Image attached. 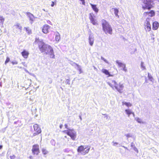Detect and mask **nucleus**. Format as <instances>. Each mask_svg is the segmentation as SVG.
Segmentation results:
<instances>
[{"mask_svg": "<svg viewBox=\"0 0 159 159\" xmlns=\"http://www.w3.org/2000/svg\"><path fill=\"white\" fill-rule=\"evenodd\" d=\"M33 44L37 45L41 53L48 54L50 58H54L55 55L52 48L50 45L46 44L42 40L36 38Z\"/></svg>", "mask_w": 159, "mask_h": 159, "instance_id": "nucleus-1", "label": "nucleus"}, {"mask_svg": "<svg viewBox=\"0 0 159 159\" xmlns=\"http://www.w3.org/2000/svg\"><path fill=\"white\" fill-rule=\"evenodd\" d=\"M107 84L113 90H116L120 93L123 92L124 88L123 84L118 83L115 80H111Z\"/></svg>", "mask_w": 159, "mask_h": 159, "instance_id": "nucleus-2", "label": "nucleus"}, {"mask_svg": "<svg viewBox=\"0 0 159 159\" xmlns=\"http://www.w3.org/2000/svg\"><path fill=\"white\" fill-rule=\"evenodd\" d=\"M102 30L106 34H112V29L107 21L104 19L102 20Z\"/></svg>", "mask_w": 159, "mask_h": 159, "instance_id": "nucleus-3", "label": "nucleus"}, {"mask_svg": "<svg viewBox=\"0 0 159 159\" xmlns=\"http://www.w3.org/2000/svg\"><path fill=\"white\" fill-rule=\"evenodd\" d=\"M90 148L88 146L85 147L83 145L79 146L77 149V151L79 153H81L83 155L87 154L89 152Z\"/></svg>", "mask_w": 159, "mask_h": 159, "instance_id": "nucleus-4", "label": "nucleus"}, {"mask_svg": "<svg viewBox=\"0 0 159 159\" xmlns=\"http://www.w3.org/2000/svg\"><path fill=\"white\" fill-rule=\"evenodd\" d=\"M62 132L69 136L73 140L75 139L76 134V132L74 130L69 129L67 130H63Z\"/></svg>", "mask_w": 159, "mask_h": 159, "instance_id": "nucleus-5", "label": "nucleus"}, {"mask_svg": "<svg viewBox=\"0 0 159 159\" xmlns=\"http://www.w3.org/2000/svg\"><path fill=\"white\" fill-rule=\"evenodd\" d=\"M31 151L34 155H38L40 152L39 145L38 144L33 145Z\"/></svg>", "mask_w": 159, "mask_h": 159, "instance_id": "nucleus-6", "label": "nucleus"}, {"mask_svg": "<svg viewBox=\"0 0 159 159\" xmlns=\"http://www.w3.org/2000/svg\"><path fill=\"white\" fill-rule=\"evenodd\" d=\"M34 132L33 133V136H34L38 135L41 132V129L39 125L37 124H35L33 125Z\"/></svg>", "mask_w": 159, "mask_h": 159, "instance_id": "nucleus-7", "label": "nucleus"}, {"mask_svg": "<svg viewBox=\"0 0 159 159\" xmlns=\"http://www.w3.org/2000/svg\"><path fill=\"white\" fill-rule=\"evenodd\" d=\"M116 62L118 66L119 67H121L122 69L125 72L127 71V69L125 64L119 62V61L118 60L116 61Z\"/></svg>", "mask_w": 159, "mask_h": 159, "instance_id": "nucleus-8", "label": "nucleus"}, {"mask_svg": "<svg viewBox=\"0 0 159 159\" xmlns=\"http://www.w3.org/2000/svg\"><path fill=\"white\" fill-rule=\"evenodd\" d=\"M94 16L93 13H90L89 14V18L91 22L93 25H96L97 23L94 18Z\"/></svg>", "mask_w": 159, "mask_h": 159, "instance_id": "nucleus-9", "label": "nucleus"}, {"mask_svg": "<svg viewBox=\"0 0 159 159\" xmlns=\"http://www.w3.org/2000/svg\"><path fill=\"white\" fill-rule=\"evenodd\" d=\"M149 19L147 18L146 20V23L145 25V28L147 31H150L151 30V25L150 22L148 20Z\"/></svg>", "mask_w": 159, "mask_h": 159, "instance_id": "nucleus-10", "label": "nucleus"}, {"mask_svg": "<svg viewBox=\"0 0 159 159\" xmlns=\"http://www.w3.org/2000/svg\"><path fill=\"white\" fill-rule=\"evenodd\" d=\"M155 15V12L153 10H151L149 11L145 12L143 13V15L146 16H148L150 17H152Z\"/></svg>", "mask_w": 159, "mask_h": 159, "instance_id": "nucleus-11", "label": "nucleus"}, {"mask_svg": "<svg viewBox=\"0 0 159 159\" xmlns=\"http://www.w3.org/2000/svg\"><path fill=\"white\" fill-rule=\"evenodd\" d=\"M50 28V26L48 25H45L43 26L42 31L44 34H47L48 32V31Z\"/></svg>", "mask_w": 159, "mask_h": 159, "instance_id": "nucleus-12", "label": "nucleus"}, {"mask_svg": "<svg viewBox=\"0 0 159 159\" xmlns=\"http://www.w3.org/2000/svg\"><path fill=\"white\" fill-rule=\"evenodd\" d=\"M21 54L22 56L25 59L28 58L29 55V52L25 49L23 50Z\"/></svg>", "mask_w": 159, "mask_h": 159, "instance_id": "nucleus-13", "label": "nucleus"}, {"mask_svg": "<svg viewBox=\"0 0 159 159\" xmlns=\"http://www.w3.org/2000/svg\"><path fill=\"white\" fill-rule=\"evenodd\" d=\"M159 26V23L156 21L152 23V29L154 30H157Z\"/></svg>", "mask_w": 159, "mask_h": 159, "instance_id": "nucleus-14", "label": "nucleus"}, {"mask_svg": "<svg viewBox=\"0 0 159 159\" xmlns=\"http://www.w3.org/2000/svg\"><path fill=\"white\" fill-rule=\"evenodd\" d=\"M90 4L93 10L96 13H97L98 12L99 10L97 7V5L93 4L92 3H90Z\"/></svg>", "mask_w": 159, "mask_h": 159, "instance_id": "nucleus-15", "label": "nucleus"}, {"mask_svg": "<svg viewBox=\"0 0 159 159\" xmlns=\"http://www.w3.org/2000/svg\"><path fill=\"white\" fill-rule=\"evenodd\" d=\"M102 72L105 75H108V76H111V75L110 74V73L108 71L105 69H102Z\"/></svg>", "mask_w": 159, "mask_h": 159, "instance_id": "nucleus-16", "label": "nucleus"}, {"mask_svg": "<svg viewBox=\"0 0 159 159\" xmlns=\"http://www.w3.org/2000/svg\"><path fill=\"white\" fill-rule=\"evenodd\" d=\"M125 111L126 114L128 115V116H129L130 115L132 114L134 115V113L133 112L131 111L129 109H127L125 110Z\"/></svg>", "mask_w": 159, "mask_h": 159, "instance_id": "nucleus-17", "label": "nucleus"}, {"mask_svg": "<svg viewBox=\"0 0 159 159\" xmlns=\"http://www.w3.org/2000/svg\"><path fill=\"white\" fill-rule=\"evenodd\" d=\"M112 10H113L116 16L118 18H119V16L118 14L119 12L118 9L116 8H112Z\"/></svg>", "mask_w": 159, "mask_h": 159, "instance_id": "nucleus-18", "label": "nucleus"}, {"mask_svg": "<svg viewBox=\"0 0 159 159\" xmlns=\"http://www.w3.org/2000/svg\"><path fill=\"white\" fill-rule=\"evenodd\" d=\"M122 105H125L127 107H129L132 106V104L129 102H123Z\"/></svg>", "mask_w": 159, "mask_h": 159, "instance_id": "nucleus-19", "label": "nucleus"}, {"mask_svg": "<svg viewBox=\"0 0 159 159\" xmlns=\"http://www.w3.org/2000/svg\"><path fill=\"white\" fill-rule=\"evenodd\" d=\"M60 35L59 33H57L56 35H55V40L57 41L58 42L59 41L60 39Z\"/></svg>", "mask_w": 159, "mask_h": 159, "instance_id": "nucleus-20", "label": "nucleus"}, {"mask_svg": "<svg viewBox=\"0 0 159 159\" xmlns=\"http://www.w3.org/2000/svg\"><path fill=\"white\" fill-rule=\"evenodd\" d=\"M89 43L90 45L92 46L94 42L93 39L91 37H89Z\"/></svg>", "mask_w": 159, "mask_h": 159, "instance_id": "nucleus-21", "label": "nucleus"}, {"mask_svg": "<svg viewBox=\"0 0 159 159\" xmlns=\"http://www.w3.org/2000/svg\"><path fill=\"white\" fill-rule=\"evenodd\" d=\"M28 15L30 20H31V21H33V20L34 18L33 15L32 14H31L30 13H28Z\"/></svg>", "mask_w": 159, "mask_h": 159, "instance_id": "nucleus-22", "label": "nucleus"}, {"mask_svg": "<svg viewBox=\"0 0 159 159\" xmlns=\"http://www.w3.org/2000/svg\"><path fill=\"white\" fill-rule=\"evenodd\" d=\"M42 151V153L43 155H46L48 153V151L45 148H43Z\"/></svg>", "mask_w": 159, "mask_h": 159, "instance_id": "nucleus-23", "label": "nucleus"}, {"mask_svg": "<svg viewBox=\"0 0 159 159\" xmlns=\"http://www.w3.org/2000/svg\"><path fill=\"white\" fill-rule=\"evenodd\" d=\"M4 21V18L2 16H0V23H1L2 25H3Z\"/></svg>", "mask_w": 159, "mask_h": 159, "instance_id": "nucleus-24", "label": "nucleus"}, {"mask_svg": "<svg viewBox=\"0 0 159 159\" xmlns=\"http://www.w3.org/2000/svg\"><path fill=\"white\" fill-rule=\"evenodd\" d=\"M10 159H16V157L15 155H12L9 157Z\"/></svg>", "mask_w": 159, "mask_h": 159, "instance_id": "nucleus-25", "label": "nucleus"}, {"mask_svg": "<svg viewBox=\"0 0 159 159\" xmlns=\"http://www.w3.org/2000/svg\"><path fill=\"white\" fill-rule=\"evenodd\" d=\"M10 61V58L8 57H7L6 60L5 61V64L6 65Z\"/></svg>", "mask_w": 159, "mask_h": 159, "instance_id": "nucleus-26", "label": "nucleus"}, {"mask_svg": "<svg viewBox=\"0 0 159 159\" xmlns=\"http://www.w3.org/2000/svg\"><path fill=\"white\" fill-rule=\"evenodd\" d=\"M15 26L16 28L17 29L18 28L19 29H21V27H20V25L19 24H17L15 25Z\"/></svg>", "mask_w": 159, "mask_h": 159, "instance_id": "nucleus-27", "label": "nucleus"}, {"mask_svg": "<svg viewBox=\"0 0 159 159\" xmlns=\"http://www.w3.org/2000/svg\"><path fill=\"white\" fill-rule=\"evenodd\" d=\"M136 120L139 123H143V122H142L141 120L139 118H137L136 119Z\"/></svg>", "mask_w": 159, "mask_h": 159, "instance_id": "nucleus-28", "label": "nucleus"}, {"mask_svg": "<svg viewBox=\"0 0 159 159\" xmlns=\"http://www.w3.org/2000/svg\"><path fill=\"white\" fill-rule=\"evenodd\" d=\"M148 79L150 80H152L153 79V78L152 76L150 75L149 73L148 74Z\"/></svg>", "mask_w": 159, "mask_h": 159, "instance_id": "nucleus-29", "label": "nucleus"}, {"mask_svg": "<svg viewBox=\"0 0 159 159\" xmlns=\"http://www.w3.org/2000/svg\"><path fill=\"white\" fill-rule=\"evenodd\" d=\"M133 149L137 153L138 152V150L135 146H134Z\"/></svg>", "mask_w": 159, "mask_h": 159, "instance_id": "nucleus-30", "label": "nucleus"}, {"mask_svg": "<svg viewBox=\"0 0 159 159\" xmlns=\"http://www.w3.org/2000/svg\"><path fill=\"white\" fill-rule=\"evenodd\" d=\"M28 28H25V30L28 33H31V31L30 30H28Z\"/></svg>", "mask_w": 159, "mask_h": 159, "instance_id": "nucleus-31", "label": "nucleus"}, {"mask_svg": "<svg viewBox=\"0 0 159 159\" xmlns=\"http://www.w3.org/2000/svg\"><path fill=\"white\" fill-rule=\"evenodd\" d=\"M101 59L102 60H103V61H104L105 62H106V63H108V61H107L105 59H104L103 57H101Z\"/></svg>", "mask_w": 159, "mask_h": 159, "instance_id": "nucleus-32", "label": "nucleus"}, {"mask_svg": "<svg viewBox=\"0 0 159 159\" xmlns=\"http://www.w3.org/2000/svg\"><path fill=\"white\" fill-rule=\"evenodd\" d=\"M126 136L128 137V138H129V137H131V136L130 135V134H127L126 135Z\"/></svg>", "mask_w": 159, "mask_h": 159, "instance_id": "nucleus-33", "label": "nucleus"}, {"mask_svg": "<svg viewBox=\"0 0 159 159\" xmlns=\"http://www.w3.org/2000/svg\"><path fill=\"white\" fill-rule=\"evenodd\" d=\"M80 0L82 2V3L83 4L85 5V2L84 0Z\"/></svg>", "mask_w": 159, "mask_h": 159, "instance_id": "nucleus-34", "label": "nucleus"}, {"mask_svg": "<svg viewBox=\"0 0 159 159\" xmlns=\"http://www.w3.org/2000/svg\"><path fill=\"white\" fill-rule=\"evenodd\" d=\"M131 146L133 148H134V146H135V145H134V143H131Z\"/></svg>", "mask_w": 159, "mask_h": 159, "instance_id": "nucleus-35", "label": "nucleus"}, {"mask_svg": "<svg viewBox=\"0 0 159 159\" xmlns=\"http://www.w3.org/2000/svg\"><path fill=\"white\" fill-rule=\"evenodd\" d=\"M54 2H52V4H51V7H53L54 6Z\"/></svg>", "mask_w": 159, "mask_h": 159, "instance_id": "nucleus-36", "label": "nucleus"}, {"mask_svg": "<svg viewBox=\"0 0 159 159\" xmlns=\"http://www.w3.org/2000/svg\"><path fill=\"white\" fill-rule=\"evenodd\" d=\"M79 71H80V73H81L82 72V69L80 68H79Z\"/></svg>", "mask_w": 159, "mask_h": 159, "instance_id": "nucleus-37", "label": "nucleus"}, {"mask_svg": "<svg viewBox=\"0 0 159 159\" xmlns=\"http://www.w3.org/2000/svg\"><path fill=\"white\" fill-rule=\"evenodd\" d=\"M12 63L13 64H17V62H14L13 61H12Z\"/></svg>", "mask_w": 159, "mask_h": 159, "instance_id": "nucleus-38", "label": "nucleus"}, {"mask_svg": "<svg viewBox=\"0 0 159 159\" xmlns=\"http://www.w3.org/2000/svg\"><path fill=\"white\" fill-rule=\"evenodd\" d=\"M2 148V146L0 145V150Z\"/></svg>", "mask_w": 159, "mask_h": 159, "instance_id": "nucleus-39", "label": "nucleus"}, {"mask_svg": "<svg viewBox=\"0 0 159 159\" xmlns=\"http://www.w3.org/2000/svg\"><path fill=\"white\" fill-rule=\"evenodd\" d=\"M29 158H30V159H32V156H30L29 157Z\"/></svg>", "mask_w": 159, "mask_h": 159, "instance_id": "nucleus-40", "label": "nucleus"}, {"mask_svg": "<svg viewBox=\"0 0 159 159\" xmlns=\"http://www.w3.org/2000/svg\"><path fill=\"white\" fill-rule=\"evenodd\" d=\"M123 147L124 148H125V149H127V148H126V147H124V146H123Z\"/></svg>", "mask_w": 159, "mask_h": 159, "instance_id": "nucleus-41", "label": "nucleus"}, {"mask_svg": "<svg viewBox=\"0 0 159 159\" xmlns=\"http://www.w3.org/2000/svg\"><path fill=\"white\" fill-rule=\"evenodd\" d=\"M123 147L124 148H125V149H127V148H126V147H124V146H123Z\"/></svg>", "mask_w": 159, "mask_h": 159, "instance_id": "nucleus-42", "label": "nucleus"}, {"mask_svg": "<svg viewBox=\"0 0 159 159\" xmlns=\"http://www.w3.org/2000/svg\"><path fill=\"white\" fill-rule=\"evenodd\" d=\"M117 144V143H115V144Z\"/></svg>", "mask_w": 159, "mask_h": 159, "instance_id": "nucleus-43", "label": "nucleus"}, {"mask_svg": "<svg viewBox=\"0 0 159 159\" xmlns=\"http://www.w3.org/2000/svg\"><path fill=\"white\" fill-rule=\"evenodd\" d=\"M60 127L61 128V126H60Z\"/></svg>", "mask_w": 159, "mask_h": 159, "instance_id": "nucleus-44", "label": "nucleus"}, {"mask_svg": "<svg viewBox=\"0 0 159 159\" xmlns=\"http://www.w3.org/2000/svg\"><path fill=\"white\" fill-rule=\"evenodd\" d=\"M60 127L61 128V126H60Z\"/></svg>", "mask_w": 159, "mask_h": 159, "instance_id": "nucleus-45", "label": "nucleus"}]
</instances>
